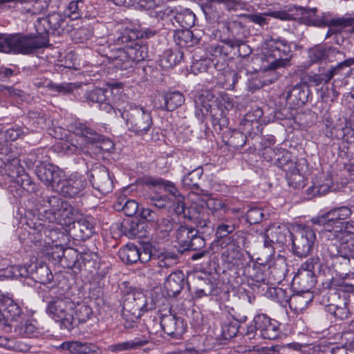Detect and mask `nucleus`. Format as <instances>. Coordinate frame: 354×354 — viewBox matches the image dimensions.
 <instances>
[{
	"mask_svg": "<svg viewBox=\"0 0 354 354\" xmlns=\"http://www.w3.org/2000/svg\"><path fill=\"white\" fill-rule=\"evenodd\" d=\"M129 131L137 136L147 134L153 126V118L149 110L134 103L127 104L118 109Z\"/></svg>",
	"mask_w": 354,
	"mask_h": 354,
	"instance_id": "nucleus-4",
	"label": "nucleus"
},
{
	"mask_svg": "<svg viewBox=\"0 0 354 354\" xmlns=\"http://www.w3.org/2000/svg\"><path fill=\"white\" fill-rule=\"evenodd\" d=\"M195 20L196 16L192 10L180 8L177 15H175L174 23L176 22L185 29H189L194 25Z\"/></svg>",
	"mask_w": 354,
	"mask_h": 354,
	"instance_id": "nucleus-55",
	"label": "nucleus"
},
{
	"mask_svg": "<svg viewBox=\"0 0 354 354\" xmlns=\"http://www.w3.org/2000/svg\"><path fill=\"white\" fill-rule=\"evenodd\" d=\"M354 234V221L344 222L334 226V229L328 232H324V236L328 240L347 241L348 235Z\"/></svg>",
	"mask_w": 354,
	"mask_h": 354,
	"instance_id": "nucleus-36",
	"label": "nucleus"
},
{
	"mask_svg": "<svg viewBox=\"0 0 354 354\" xmlns=\"http://www.w3.org/2000/svg\"><path fill=\"white\" fill-rule=\"evenodd\" d=\"M123 45L124 48L113 49H109L108 46V50L105 46H102L97 51L102 56L106 57L115 68L120 70L133 68L136 63L143 61L148 55V47L146 45H133L131 42Z\"/></svg>",
	"mask_w": 354,
	"mask_h": 354,
	"instance_id": "nucleus-3",
	"label": "nucleus"
},
{
	"mask_svg": "<svg viewBox=\"0 0 354 354\" xmlns=\"http://www.w3.org/2000/svg\"><path fill=\"white\" fill-rule=\"evenodd\" d=\"M228 35L226 37L221 39V42L225 48L227 50L229 57L232 59L235 57V53L237 50L241 39V31L243 27L241 23L232 21L228 24L227 26Z\"/></svg>",
	"mask_w": 354,
	"mask_h": 354,
	"instance_id": "nucleus-25",
	"label": "nucleus"
},
{
	"mask_svg": "<svg viewBox=\"0 0 354 354\" xmlns=\"http://www.w3.org/2000/svg\"><path fill=\"white\" fill-rule=\"evenodd\" d=\"M79 253L81 270L83 267L85 268H91L95 267L99 260V256L97 253L91 252L90 250L84 248H82V250H79Z\"/></svg>",
	"mask_w": 354,
	"mask_h": 354,
	"instance_id": "nucleus-62",
	"label": "nucleus"
},
{
	"mask_svg": "<svg viewBox=\"0 0 354 354\" xmlns=\"http://www.w3.org/2000/svg\"><path fill=\"white\" fill-rule=\"evenodd\" d=\"M26 269L29 272L27 278H31L37 283L46 284L50 283L53 279L50 270L46 265L42 264L37 266L30 264L26 266Z\"/></svg>",
	"mask_w": 354,
	"mask_h": 354,
	"instance_id": "nucleus-40",
	"label": "nucleus"
},
{
	"mask_svg": "<svg viewBox=\"0 0 354 354\" xmlns=\"http://www.w3.org/2000/svg\"><path fill=\"white\" fill-rule=\"evenodd\" d=\"M114 207L118 211H122L124 214L129 217L134 216L138 210V204L134 200L120 199Z\"/></svg>",
	"mask_w": 354,
	"mask_h": 354,
	"instance_id": "nucleus-59",
	"label": "nucleus"
},
{
	"mask_svg": "<svg viewBox=\"0 0 354 354\" xmlns=\"http://www.w3.org/2000/svg\"><path fill=\"white\" fill-rule=\"evenodd\" d=\"M189 220L192 221L196 225L197 234H210L213 232V225L208 214L203 212H197L195 208H192V216H189Z\"/></svg>",
	"mask_w": 354,
	"mask_h": 354,
	"instance_id": "nucleus-38",
	"label": "nucleus"
},
{
	"mask_svg": "<svg viewBox=\"0 0 354 354\" xmlns=\"http://www.w3.org/2000/svg\"><path fill=\"white\" fill-rule=\"evenodd\" d=\"M348 285L344 286V290L330 288L323 294L321 302L325 306L327 312L333 310V308L338 307V306L347 304L345 293L346 291L345 289Z\"/></svg>",
	"mask_w": 354,
	"mask_h": 354,
	"instance_id": "nucleus-32",
	"label": "nucleus"
},
{
	"mask_svg": "<svg viewBox=\"0 0 354 354\" xmlns=\"http://www.w3.org/2000/svg\"><path fill=\"white\" fill-rule=\"evenodd\" d=\"M251 238H253L252 234L243 230H239L230 236L231 245L241 250H246L249 248L250 243V239Z\"/></svg>",
	"mask_w": 354,
	"mask_h": 354,
	"instance_id": "nucleus-60",
	"label": "nucleus"
},
{
	"mask_svg": "<svg viewBox=\"0 0 354 354\" xmlns=\"http://www.w3.org/2000/svg\"><path fill=\"white\" fill-rule=\"evenodd\" d=\"M149 337L145 335L136 337L126 342L111 344L109 346V351L112 353L137 350L149 344Z\"/></svg>",
	"mask_w": 354,
	"mask_h": 354,
	"instance_id": "nucleus-39",
	"label": "nucleus"
},
{
	"mask_svg": "<svg viewBox=\"0 0 354 354\" xmlns=\"http://www.w3.org/2000/svg\"><path fill=\"white\" fill-rule=\"evenodd\" d=\"M24 230L28 233L27 238L19 234V239L23 243H32L37 246H50L59 248L60 250L64 248L68 238V236L59 228H50L42 223L39 218L28 221Z\"/></svg>",
	"mask_w": 354,
	"mask_h": 354,
	"instance_id": "nucleus-2",
	"label": "nucleus"
},
{
	"mask_svg": "<svg viewBox=\"0 0 354 354\" xmlns=\"http://www.w3.org/2000/svg\"><path fill=\"white\" fill-rule=\"evenodd\" d=\"M169 314L160 315V326L163 331L172 338L180 339L185 333L187 324L181 317Z\"/></svg>",
	"mask_w": 354,
	"mask_h": 354,
	"instance_id": "nucleus-21",
	"label": "nucleus"
},
{
	"mask_svg": "<svg viewBox=\"0 0 354 354\" xmlns=\"http://www.w3.org/2000/svg\"><path fill=\"white\" fill-rule=\"evenodd\" d=\"M266 268V265H257L256 263H253L252 272H250V267L248 266V268L249 276L251 277L253 281L259 283L258 286L259 288L262 286L267 288V286H268L267 274L263 270Z\"/></svg>",
	"mask_w": 354,
	"mask_h": 354,
	"instance_id": "nucleus-57",
	"label": "nucleus"
},
{
	"mask_svg": "<svg viewBox=\"0 0 354 354\" xmlns=\"http://www.w3.org/2000/svg\"><path fill=\"white\" fill-rule=\"evenodd\" d=\"M196 235H197V232L194 227L180 225L176 231V236L179 244L187 247L191 242L192 239Z\"/></svg>",
	"mask_w": 354,
	"mask_h": 354,
	"instance_id": "nucleus-58",
	"label": "nucleus"
},
{
	"mask_svg": "<svg viewBox=\"0 0 354 354\" xmlns=\"http://www.w3.org/2000/svg\"><path fill=\"white\" fill-rule=\"evenodd\" d=\"M310 93L305 84H296L288 91L286 101L294 106H302L308 101Z\"/></svg>",
	"mask_w": 354,
	"mask_h": 354,
	"instance_id": "nucleus-35",
	"label": "nucleus"
},
{
	"mask_svg": "<svg viewBox=\"0 0 354 354\" xmlns=\"http://www.w3.org/2000/svg\"><path fill=\"white\" fill-rule=\"evenodd\" d=\"M25 129L28 131L27 128L15 125L3 131V127L0 124V167L5 166L6 163L14 160H19L17 153L15 151L16 147L11 142L26 134Z\"/></svg>",
	"mask_w": 354,
	"mask_h": 354,
	"instance_id": "nucleus-7",
	"label": "nucleus"
},
{
	"mask_svg": "<svg viewBox=\"0 0 354 354\" xmlns=\"http://www.w3.org/2000/svg\"><path fill=\"white\" fill-rule=\"evenodd\" d=\"M264 295L267 298L279 304L282 306H286L289 301L291 300L290 291L279 287L267 286Z\"/></svg>",
	"mask_w": 354,
	"mask_h": 354,
	"instance_id": "nucleus-45",
	"label": "nucleus"
},
{
	"mask_svg": "<svg viewBox=\"0 0 354 354\" xmlns=\"http://www.w3.org/2000/svg\"><path fill=\"white\" fill-rule=\"evenodd\" d=\"M72 129L75 135L83 137L87 142L96 144L99 152H109L113 149L114 144L110 139L106 138L86 124L75 122Z\"/></svg>",
	"mask_w": 354,
	"mask_h": 354,
	"instance_id": "nucleus-12",
	"label": "nucleus"
},
{
	"mask_svg": "<svg viewBox=\"0 0 354 354\" xmlns=\"http://www.w3.org/2000/svg\"><path fill=\"white\" fill-rule=\"evenodd\" d=\"M20 162V159L14 160L12 162L6 163L5 166L0 167L3 169L1 172H3L11 183L8 190L15 198L21 197L24 192L31 194L37 190V185L24 172Z\"/></svg>",
	"mask_w": 354,
	"mask_h": 354,
	"instance_id": "nucleus-5",
	"label": "nucleus"
},
{
	"mask_svg": "<svg viewBox=\"0 0 354 354\" xmlns=\"http://www.w3.org/2000/svg\"><path fill=\"white\" fill-rule=\"evenodd\" d=\"M84 3L83 0H77L71 1L64 10L65 16L72 20H75L81 17Z\"/></svg>",
	"mask_w": 354,
	"mask_h": 354,
	"instance_id": "nucleus-63",
	"label": "nucleus"
},
{
	"mask_svg": "<svg viewBox=\"0 0 354 354\" xmlns=\"http://www.w3.org/2000/svg\"><path fill=\"white\" fill-rule=\"evenodd\" d=\"M344 61L339 63L337 66H319L318 72L309 75V82L315 86L326 84L337 74L339 73L341 69L346 67L344 64Z\"/></svg>",
	"mask_w": 354,
	"mask_h": 354,
	"instance_id": "nucleus-31",
	"label": "nucleus"
},
{
	"mask_svg": "<svg viewBox=\"0 0 354 354\" xmlns=\"http://www.w3.org/2000/svg\"><path fill=\"white\" fill-rule=\"evenodd\" d=\"M147 183L149 185L163 188L165 192H167L173 199L179 198L182 196L176 185L170 180L162 178H149Z\"/></svg>",
	"mask_w": 354,
	"mask_h": 354,
	"instance_id": "nucleus-48",
	"label": "nucleus"
},
{
	"mask_svg": "<svg viewBox=\"0 0 354 354\" xmlns=\"http://www.w3.org/2000/svg\"><path fill=\"white\" fill-rule=\"evenodd\" d=\"M62 254L57 255L60 263L68 268L81 270L79 250L72 248L61 250Z\"/></svg>",
	"mask_w": 354,
	"mask_h": 354,
	"instance_id": "nucleus-42",
	"label": "nucleus"
},
{
	"mask_svg": "<svg viewBox=\"0 0 354 354\" xmlns=\"http://www.w3.org/2000/svg\"><path fill=\"white\" fill-rule=\"evenodd\" d=\"M93 35V28L91 26L88 25L81 26L72 33L73 40L77 43H83L90 39Z\"/></svg>",
	"mask_w": 354,
	"mask_h": 354,
	"instance_id": "nucleus-64",
	"label": "nucleus"
},
{
	"mask_svg": "<svg viewBox=\"0 0 354 354\" xmlns=\"http://www.w3.org/2000/svg\"><path fill=\"white\" fill-rule=\"evenodd\" d=\"M28 271L26 266L15 265L0 270V280L4 279H27Z\"/></svg>",
	"mask_w": 354,
	"mask_h": 354,
	"instance_id": "nucleus-47",
	"label": "nucleus"
},
{
	"mask_svg": "<svg viewBox=\"0 0 354 354\" xmlns=\"http://www.w3.org/2000/svg\"><path fill=\"white\" fill-rule=\"evenodd\" d=\"M70 228V234L77 241H85L92 236L95 232L93 220L88 218H80L74 221Z\"/></svg>",
	"mask_w": 354,
	"mask_h": 354,
	"instance_id": "nucleus-29",
	"label": "nucleus"
},
{
	"mask_svg": "<svg viewBox=\"0 0 354 354\" xmlns=\"http://www.w3.org/2000/svg\"><path fill=\"white\" fill-rule=\"evenodd\" d=\"M15 332L23 337H37L41 334L40 329L32 320L17 324L15 327Z\"/></svg>",
	"mask_w": 354,
	"mask_h": 354,
	"instance_id": "nucleus-50",
	"label": "nucleus"
},
{
	"mask_svg": "<svg viewBox=\"0 0 354 354\" xmlns=\"http://www.w3.org/2000/svg\"><path fill=\"white\" fill-rule=\"evenodd\" d=\"M301 11V6L294 5L288 6L286 10H274L270 15L272 17L280 20L290 21L298 19L300 21Z\"/></svg>",
	"mask_w": 354,
	"mask_h": 354,
	"instance_id": "nucleus-54",
	"label": "nucleus"
},
{
	"mask_svg": "<svg viewBox=\"0 0 354 354\" xmlns=\"http://www.w3.org/2000/svg\"><path fill=\"white\" fill-rule=\"evenodd\" d=\"M247 317L236 312L232 308L227 313L223 314L221 323V335L225 339L234 337L239 331L240 324L244 323Z\"/></svg>",
	"mask_w": 354,
	"mask_h": 354,
	"instance_id": "nucleus-20",
	"label": "nucleus"
},
{
	"mask_svg": "<svg viewBox=\"0 0 354 354\" xmlns=\"http://www.w3.org/2000/svg\"><path fill=\"white\" fill-rule=\"evenodd\" d=\"M124 233L129 238H142L147 236V230L144 222L129 221L122 225Z\"/></svg>",
	"mask_w": 354,
	"mask_h": 354,
	"instance_id": "nucleus-51",
	"label": "nucleus"
},
{
	"mask_svg": "<svg viewBox=\"0 0 354 354\" xmlns=\"http://www.w3.org/2000/svg\"><path fill=\"white\" fill-rule=\"evenodd\" d=\"M291 43L283 38H272L266 43L262 57L261 69L264 73V84H272L281 74L277 71L290 66Z\"/></svg>",
	"mask_w": 354,
	"mask_h": 354,
	"instance_id": "nucleus-1",
	"label": "nucleus"
},
{
	"mask_svg": "<svg viewBox=\"0 0 354 354\" xmlns=\"http://www.w3.org/2000/svg\"><path fill=\"white\" fill-rule=\"evenodd\" d=\"M158 33V30L151 27H141L139 30L125 28L117 31L109 39L115 45L128 42H131L133 45H142L138 40L139 38L150 39L155 37Z\"/></svg>",
	"mask_w": 354,
	"mask_h": 354,
	"instance_id": "nucleus-14",
	"label": "nucleus"
},
{
	"mask_svg": "<svg viewBox=\"0 0 354 354\" xmlns=\"http://www.w3.org/2000/svg\"><path fill=\"white\" fill-rule=\"evenodd\" d=\"M12 53L28 55L48 46L49 37L41 34L11 35Z\"/></svg>",
	"mask_w": 354,
	"mask_h": 354,
	"instance_id": "nucleus-9",
	"label": "nucleus"
},
{
	"mask_svg": "<svg viewBox=\"0 0 354 354\" xmlns=\"http://www.w3.org/2000/svg\"><path fill=\"white\" fill-rule=\"evenodd\" d=\"M75 303L68 297H53L48 301L46 312L57 322H61L67 328L73 327Z\"/></svg>",
	"mask_w": 354,
	"mask_h": 354,
	"instance_id": "nucleus-8",
	"label": "nucleus"
},
{
	"mask_svg": "<svg viewBox=\"0 0 354 354\" xmlns=\"http://www.w3.org/2000/svg\"><path fill=\"white\" fill-rule=\"evenodd\" d=\"M88 177L93 187L100 193L105 194L112 191L113 183L106 167L95 165L89 171Z\"/></svg>",
	"mask_w": 354,
	"mask_h": 354,
	"instance_id": "nucleus-19",
	"label": "nucleus"
},
{
	"mask_svg": "<svg viewBox=\"0 0 354 354\" xmlns=\"http://www.w3.org/2000/svg\"><path fill=\"white\" fill-rule=\"evenodd\" d=\"M22 315V310L12 298L0 290V321L17 320Z\"/></svg>",
	"mask_w": 354,
	"mask_h": 354,
	"instance_id": "nucleus-27",
	"label": "nucleus"
},
{
	"mask_svg": "<svg viewBox=\"0 0 354 354\" xmlns=\"http://www.w3.org/2000/svg\"><path fill=\"white\" fill-rule=\"evenodd\" d=\"M203 174V169L198 166L191 170H187L181 179V183L184 188L192 190L198 195L207 196V191L203 189L200 187V181Z\"/></svg>",
	"mask_w": 354,
	"mask_h": 354,
	"instance_id": "nucleus-30",
	"label": "nucleus"
},
{
	"mask_svg": "<svg viewBox=\"0 0 354 354\" xmlns=\"http://www.w3.org/2000/svg\"><path fill=\"white\" fill-rule=\"evenodd\" d=\"M174 39L180 48H189L199 43L200 39L195 37L189 29L178 30L174 32Z\"/></svg>",
	"mask_w": 354,
	"mask_h": 354,
	"instance_id": "nucleus-44",
	"label": "nucleus"
},
{
	"mask_svg": "<svg viewBox=\"0 0 354 354\" xmlns=\"http://www.w3.org/2000/svg\"><path fill=\"white\" fill-rule=\"evenodd\" d=\"M186 279L181 270L171 272L164 283V288L169 297H176L184 288Z\"/></svg>",
	"mask_w": 354,
	"mask_h": 354,
	"instance_id": "nucleus-33",
	"label": "nucleus"
},
{
	"mask_svg": "<svg viewBox=\"0 0 354 354\" xmlns=\"http://www.w3.org/2000/svg\"><path fill=\"white\" fill-rule=\"evenodd\" d=\"M301 10L300 22L302 24L318 27H324L326 25L351 26V32L354 33V17H339L328 19L326 18L324 13L318 15L317 8H309L301 6Z\"/></svg>",
	"mask_w": 354,
	"mask_h": 354,
	"instance_id": "nucleus-11",
	"label": "nucleus"
},
{
	"mask_svg": "<svg viewBox=\"0 0 354 354\" xmlns=\"http://www.w3.org/2000/svg\"><path fill=\"white\" fill-rule=\"evenodd\" d=\"M201 9L207 19L214 22L217 21L221 15V4L220 0H201Z\"/></svg>",
	"mask_w": 354,
	"mask_h": 354,
	"instance_id": "nucleus-46",
	"label": "nucleus"
},
{
	"mask_svg": "<svg viewBox=\"0 0 354 354\" xmlns=\"http://www.w3.org/2000/svg\"><path fill=\"white\" fill-rule=\"evenodd\" d=\"M120 259L126 264L142 263L149 261L147 252H145L144 245L138 247L134 243H127L118 251Z\"/></svg>",
	"mask_w": 354,
	"mask_h": 354,
	"instance_id": "nucleus-24",
	"label": "nucleus"
},
{
	"mask_svg": "<svg viewBox=\"0 0 354 354\" xmlns=\"http://www.w3.org/2000/svg\"><path fill=\"white\" fill-rule=\"evenodd\" d=\"M92 309L84 303L75 304L73 310V325L80 323H85L92 316Z\"/></svg>",
	"mask_w": 354,
	"mask_h": 354,
	"instance_id": "nucleus-56",
	"label": "nucleus"
},
{
	"mask_svg": "<svg viewBox=\"0 0 354 354\" xmlns=\"http://www.w3.org/2000/svg\"><path fill=\"white\" fill-rule=\"evenodd\" d=\"M324 255L335 260H342L340 263H345L346 250L344 246V241L339 244L337 243L329 242L326 243L323 248Z\"/></svg>",
	"mask_w": 354,
	"mask_h": 354,
	"instance_id": "nucleus-49",
	"label": "nucleus"
},
{
	"mask_svg": "<svg viewBox=\"0 0 354 354\" xmlns=\"http://www.w3.org/2000/svg\"><path fill=\"white\" fill-rule=\"evenodd\" d=\"M337 51L335 48L327 46L325 45L315 46L308 50V59L311 64L324 62H332V58L335 57Z\"/></svg>",
	"mask_w": 354,
	"mask_h": 354,
	"instance_id": "nucleus-34",
	"label": "nucleus"
},
{
	"mask_svg": "<svg viewBox=\"0 0 354 354\" xmlns=\"http://www.w3.org/2000/svg\"><path fill=\"white\" fill-rule=\"evenodd\" d=\"M145 252H147L149 261L152 259H158L159 268H169L176 263L178 255L174 252L165 251V249L157 248L151 243L144 245Z\"/></svg>",
	"mask_w": 354,
	"mask_h": 354,
	"instance_id": "nucleus-28",
	"label": "nucleus"
},
{
	"mask_svg": "<svg viewBox=\"0 0 354 354\" xmlns=\"http://www.w3.org/2000/svg\"><path fill=\"white\" fill-rule=\"evenodd\" d=\"M162 100L163 102H160L159 105L156 102V106L158 109L167 111L176 109L185 102L184 95L179 91L168 92L162 97Z\"/></svg>",
	"mask_w": 354,
	"mask_h": 354,
	"instance_id": "nucleus-41",
	"label": "nucleus"
},
{
	"mask_svg": "<svg viewBox=\"0 0 354 354\" xmlns=\"http://www.w3.org/2000/svg\"><path fill=\"white\" fill-rule=\"evenodd\" d=\"M257 324L259 335L263 339H276L281 334L280 324L278 321L271 319L266 314H259Z\"/></svg>",
	"mask_w": 354,
	"mask_h": 354,
	"instance_id": "nucleus-26",
	"label": "nucleus"
},
{
	"mask_svg": "<svg viewBox=\"0 0 354 354\" xmlns=\"http://www.w3.org/2000/svg\"><path fill=\"white\" fill-rule=\"evenodd\" d=\"M80 89V92L78 94L83 102L97 104L99 108L106 113H110L113 109L107 96L109 92L107 89L102 88H94L91 90H84L82 88Z\"/></svg>",
	"mask_w": 354,
	"mask_h": 354,
	"instance_id": "nucleus-22",
	"label": "nucleus"
},
{
	"mask_svg": "<svg viewBox=\"0 0 354 354\" xmlns=\"http://www.w3.org/2000/svg\"><path fill=\"white\" fill-rule=\"evenodd\" d=\"M35 174L38 179L53 190H57L62 178H64V172L62 169L53 164L46 162L39 165L37 169H35Z\"/></svg>",
	"mask_w": 354,
	"mask_h": 354,
	"instance_id": "nucleus-18",
	"label": "nucleus"
},
{
	"mask_svg": "<svg viewBox=\"0 0 354 354\" xmlns=\"http://www.w3.org/2000/svg\"><path fill=\"white\" fill-rule=\"evenodd\" d=\"M87 185L84 175L73 173L64 179L62 178L60 185L56 191L60 192L65 197L74 198L82 195V192Z\"/></svg>",
	"mask_w": 354,
	"mask_h": 354,
	"instance_id": "nucleus-16",
	"label": "nucleus"
},
{
	"mask_svg": "<svg viewBox=\"0 0 354 354\" xmlns=\"http://www.w3.org/2000/svg\"><path fill=\"white\" fill-rule=\"evenodd\" d=\"M66 16L59 12H53L45 18H38L35 24L36 32L48 37L49 30H57L65 22Z\"/></svg>",
	"mask_w": 354,
	"mask_h": 354,
	"instance_id": "nucleus-23",
	"label": "nucleus"
},
{
	"mask_svg": "<svg viewBox=\"0 0 354 354\" xmlns=\"http://www.w3.org/2000/svg\"><path fill=\"white\" fill-rule=\"evenodd\" d=\"M316 283L315 275L313 272H299L294 277L292 285L297 286L299 291L308 292Z\"/></svg>",
	"mask_w": 354,
	"mask_h": 354,
	"instance_id": "nucleus-43",
	"label": "nucleus"
},
{
	"mask_svg": "<svg viewBox=\"0 0 354 354\" xmlns=\"http://www.w3.org/2000/svg\"><path fill=\"white\" fill-rule=\"evenodd\" d=\"M50 0H29L24 6V10L31 15H39L44 12L49 6Z\"/></svg>",
	"mask_w": 354,
	"mask_h": 354,
	"instance_id": "nucleus-61",
	"label": "nucleus"
},
{
	"mask_svg": "<svg viewBox=\"0 0 354 354\" xmlns=\"http://www.w3.org/2000/svg\"><path fill=\"white\" fill-rule=\"evenodd\" d=\"M292 241V251L299 257H306L310 254L314 246L316 235L314 230L309 226H299L292 233H288Z\"/></svg>",
	"mask_w": 354,
	"mask_h": 354,
	"instance_id": "nucleus-10",
	"label": "nucleus"
},
{
	"mask_svg": "<svg viewBox=\"0 0 354 354\" xmlns=\"http://www.w3.org/2000/svg\"><path fill=\"white\" fill-rule=\"evenodd\" d=\"M62 348L68 349L71 354H102L101 348L91 342H67L62 344Z\"/></svg>",
	"mask_w": 354,
	"mask_h": 354,
	"instance_id": "nucleus-37",
	"label": "nucleus"
},
{
	"mask_svg": "<svg viewBox=\"0 0 354 354\" xmlns=\"http://www.w3.org/2000/svg\"><path fill=\"white\" fill-rule=\"evenodd\" d=\"M222 257L225 261L232 266H236L237 268L244 265V254L241 250L232 245L225 252H223Z\"/></svg>",
	"mask_w": 354,
	"mask_h": 354,
	"instance_id": "nucleus-53",
	"label": "nucleus"
},
{
	"mask_svg": "<svg viewBox=\"0 0 354 354\" xmlns=\"http://www.w3.org/2000/svg\"><path fill=\"white\" fill-rule=\"evenodd\" d=\"M183 58V53L180 50L167 49L160 59V65L165 69L171 68L179 64Z\"/></svg>",
	"mask_w": 354,
	"mask_h": 354,
	"instance_id": "nucleus-52",
	"label": "nucleus"
},
{
	"mask_svg": "<svg viewBox=\"0 0 354 354\" xmlns=\"http://www.w3.org/2000/svg\"><path fill=\"white\" fill-rule=\"evenodd\" d=\"M121 304L122 310L143 314L155 308V304L142 292L130 290L123 293Z\"/></svg>",
	"mask_w": 354,
	"mask_h": 354,
	"instance_id": "nucleus-13",
	"label": "nucleus"
},
{
	"mask_svg": "<svg viewBox=\"0 0 354 354\" xmlns=\"http://www.w3.org/2000/svg\"><path fill=\"white\" fill-rule=\"evenodd\" d=\"M41 198L44 207H49L44 211V216L49 223L63 222L64 225L73 223L75 209L68 202L64 201L57 195L44 194Z\"/></svg>",
	"mask_w": 354,
	"mask_h": 354,
	"instance_id": "nucleus-6",
	"label": "nucleus"
},
{
	"mask_svg": "<svg viewBox=\"0 0 354 354\" xmlns=\"http://www.w3.org/2000/svg\"><path fill=\"white\" fill-rule=\"evenodd\" d=\"M353 213V209L347 206H342L334 208L321 216L313 218L311 221L313 224L323 226L321 230L322 236L324 232H328L334 229L335 225L342 224V221L348 218Z\"/></svg>",
	"mask_w": 354,
	"mask_h": 354,
	"instance_id": "nucleus-15",
	"label": "nucleus"
},
{
	"mask_svg": "<svg viewBox=\"0 0 354 354\" xmlns=\"http://www.w3.org/2000/svg\"><path fill=\"white\" fill-rule=\"evenodd\" d=\"M196 107H203L205 113H209L213 125L219 124L221 118L225 117V112L216 106V100L214 94L209 91H203L194 100Z\"/></svg>",
	"mask_w": 354,
	"mask_h": 354,
	"instance_id": "nucleus-17",
	"label": "nucleus"
}]
</instances>
